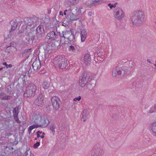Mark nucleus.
<instances>
[{"label":"nucleus","instance_id":"c85d7f7f","mask_svg":"<svg viewBox=\"0 0 156 156\" xmlns=\"http://www.w3.org/2000/svg\"><path fill=\"white\" fill-rule=\"evenodd\" d=\"M19 124L20 126L22 127L23 129H25L27 126V125L25 121L22 122L20 121V122H19Z\"/></svg>","mask_w":156,"mask_h":156},{"label":"nucleus","instance_id":"7c9ffc66","mask_svg":"<svg viewBox=\"0 0 156 156\" xmlns=\"http://www.w3.org/2000/svg\"><path fill=\"white\" fill-rule=\"evenodd\" d=\"M102 0H94L90 2V5L92 6L93 5H98L101 1Z\"/></svg>","mask_w":156,"mask_h":156},{"label":"nucleus","instance_id":"dca6fc26","mask_svg":"<svg viewBox=\"0 0 156 156\" xmlns=\"http://www.w3.org/2000/svg\"><path fill=\"white\" fill-rule=\"evenodd\" d=\"M44 100V97L43 95L42 94H40L34 101V103L38 106H40L43 104Z\"/></svg>","mask_w":156,"mask_h":156},{"label":"nucleus","instance_id":"aec40b11","mask_svg":"<svg viewBox=\"0 0 156 156\" xmlns=\"http://www.w3.org/2000/svg\"><path fill=\"white\" fill-rule=\"evenodd\" d=\"M32 66L34 70H37L38 71L41 67L40 60H36L33 63Z\"/></svg>","mask_w":156,"mask_h":156},{"label":"nucleus","instance_id":"20e7f679","mask_svg":"<svg viewBox=\"0 0 156 156\" xmlns=\"http://www.w3.org/2000/svg\"><path fill=\"white\" fill-rule=\"evenodd\" d=\"M37 87L33 83L29 84L26 88L23 96L26 97L34 96Z\"/></svg>","mask_w":156,"mask_h":156},{"label":"nucleus","instance_id":"f8f14e48","mask_svg":"<svg viewBox=\"0 0 156 156\" xmlns=\"http://www.w3.org/2000/svg\"><path fill=\"white\" fill-rule=\"evenodd\" d=\"M114 11L115 17L117 19H122L124 16V13L121 8L118 7Z\"/></svg>","mask_w":156,"mask_h":156},{"label":"nucleus","instance_id":"79ce46f5","mask_svg":"<svg viewBox=\"0 0 156 156\" xmlns=\"http://www.w3.org/2000/svg\"><path fill=\"white\" fill-rule=\"evenodd\" d=\"M12 126L10 124H8L7 125L6 124V129L7 130H9L11 129Z\"/></svg>","mask_w":156,"mask_h":156},{"label":"nucleus","instance_id":"c756f323","mask_svg":"<svg viewBox=\"0 0 156 156\" xmlns=\"http://www.w3.org/2000/svg\"><path fill=\"white\" fill-rule=\"evenodd\" d=\"M40 127L39 125L35 124V125H33L32 126H30L28 128L29 133H30L31 130L34 129L35 128H38Z\"/></svg>","mask_w":156,"mask_h":156},{"label":"nucleus","instance_id":"1a4fd4ad","mask_svg":"<svg viewBox=\"0 0 156 156\" xmlns=\"http://www.w3.org/2000/svg\"><path fill=\"white\" fill-rule=\"evenodd\" d=\"M126 69V68L124 66L122 68H120L118 66L116 67L113 69L112 75L113 77H119L122 73H126V72L124 70Z\"/></svg>","mask_w":156,"mask_h":156},{"label":"nucleus","instance_id":"0eeeda50","mask_svg":"<svg viewBox=\"0 0 156 156\" xmlns=\"http://www.w3.org/2000/svg\"><path fill=\"white\" fill-rule=\"evenodd\" d=\"M58 38V34L53 31H51L48 33L45 37L46 43L50 44Z\"/></svg>","mask_w":156,"mask_h":156},{"label":"nucleus","instance_id":"8fccbe9b","mask_svg":"<svg viewBox=\"0 0 156 156\" xmlns=\"http://www.w3.org/2000/svg\"><path fill=\"white\" fill-rule=\"evenodd\" d=\"M3 65H4V66H5L6 67L7 66H8V64H7L6 62H4L3 63Z\"/></svg>","mask_w":156,"mask_h":156},{"label":"nucleus","instance_id":"37998d69","mask_svg":"<svg viewBox=\"0 0 156 156\" xmlns=\"http://www.w3.org/2000/svg\"><path fill=\"white\" fill-rule=\"evenodd\" d=\"M81 98V97L80 96H79L78 97L75 98L73 99L74 101H80Z\"/></svg>","mask_w":156,"mask_h":156},{"label":"nucleus","instance_id":"e433bc0d","mask_svg":"<svg viewBox=\"0 0 156 156\" xmlns=\"http://www.w3.org/2000/svg\"><path fill=\"white\" fill-rule=\"evenodd\" d=\"M118 4V3L116 2L114 4H111V3H109L108 4V5L109 7L111 9H112L113 7H115L116 5H117Z\"/></svg>","mask_w":156,"mask_h":156},{"label":"nucleus","instance_id":"69168bd1","mask_svg":"<svg viewBox=\"0 0 156 156\" xmlns=\"http://www.w3.org/2000/svg\"><path fill=\"white\" fill-rule=\"evenodd\" d=\"M42 135H42L44 136V135H45V133L44 132L43 133H42Z\"/></svg>","mask_w":156,"mask_h":156},{"label":"nucleus","instance_id":"a878e982","mask_svg":"<svg viewBox=\"0 0 156 156\" xmlns=\"http://www.w3.org/2000/svg\"><path fill=\"white\" fill-rule=\"evenodd\" d=\"M49 127V129L51 131V132L53 135H54L55 132V129H56V125L54 124H52L50 125Z\"/></svg>","mask_w":156,"mask_h":156},{"label":"nucleus","instance_id":"bf43d9fd","mask_svg":"<svg viewBox=\"0 0 156 156\" xmlns=\"http://www.w3.org/2000/svg\"><path fill=\"white\" fill-rule=\"evenodd\" d=\"M91 14H92V12H90L88 13V15L89 16H91Z\"/></svg>","mask_w":156,"mask_h":156},{"label":"nucleus","instance_id":"de8ad7c7","mask_svg":"<svg viewBox=\"0 0 156 156\" xmlns=\"http://www.w3.org/2000/svg\"><path fill=\"white\" fill-rule=\"evenodd\" d=\"M12 66V64H10L9 65H8V66L6 67V68H11Z\"/></svg>","mask_w":156,"mask_h":156},{"label":"nucleus","instance_id":"f704fd0d","mask_svg":"<svg viewBox=\"0 0 156 156\" xmlns=\"http://www.w3.org/2000/svg\"><path fill=\"white\" fill-rule=\"evenodd\" d=\"M12 91V89L11 87V86H8L7 88L6 91L8 93H11Z\"/></svg>","mask_w":156,"mask_h":156},{"label":"nucleus","instance_id":"e2e57ef3","mask_svg":"<svg viewBox=\"0 0 156 156\" xmlns=\"http://www.w3.org/2000/svg\"><path fill=\"white\" fill-rule=\"evenodd\" d=\"M40 137L42 138L43 139L44 138V136L43 135H42Z\"/></svg>","mask_w":156,"mask_h":156},{"label":"nucleus","instance_id":"bb28decb","mask_svg":"<svg viewBox=\"0 0 156 156\" xmlns=\"http://www.w3.org/2000/svg\"><path fill=\"white\" fill-rule=\"evenodd\" d=\"M52 45L55 49H58L60 44L58 41H55Z\"/></svg>","mask_w":156,"mask_h":156},{"label":"nucleus","instance_id":"5701e85b","mask_svg":"<svg viewBox=\"0 0 156 156\" xmlns=\"http://www.w3.org/2000/svg\"><path fill=\"white\" fill-rule=\"evenodd\" d=\"M82 116L81 118V120L83 122H84L87 119L88 114L87 110L84 109L82 112Z\"/></svg>","mask_w":156,"mask_h":156},{"label":"nucleus","instance_id":"ea45409f","mask_svg":"<svg viewBox=\"0 0 156 156\" xmlns=\"http://www.w3.org/2000/svg\"><path fill=\"white\" fill-rule=\"evenodd\" d=\"M40 142H37L36 143L34 144L33 145V147L34 148H37L40 145Z\"/></svg>","mask_w":156,"mask_h":156},{"label":"nucleus","instance_id":"9b49d317","mask_svg":"<svg viewBox=\"0 0 156 156\" xmlns=\"http://www.w3.org/2000/svg\"><path fill=\"white\" fill-rule=\"evenodd\" d=\"M51 101L54 108L56 111L58 110L61 104L60 99L56 96H54L51 98Z\"/></svg>","mask_w":156,"mask_h":156},{"label":"nucleus","instance_id":"473e14b6","mask_svg":"<svg viewBox=\"0 0 156 156\" xmlns=\"http://www.w3.org/2000/svg\"><path fill=\"white\" fill-rule=\"evenodd\" d=\"M56 34H58V37H59L61 39L65 40L64 31H63L62 33L60 32H58Z\"/></svg>","mask_w":156,"mask_h":156},{"label":"nucleus","instance_id":"5fc2aeb1","mask_svg":"<svg viewBox=\"0 0 156 156\" xmlns=\"http://www.w3.org/2000/svg\"><path fill=\"white\" fill-rule=\"evenodd\" d=\"M48 14H50L51 13V10L50 9H48Z\"/></svg>","mask_w":156,"mask_h":156},{"label":"nucleus","instance_id":"c9c22d12","mask_svg":"<svg viewBox=\"0 0 156 156\" xmlns=\"http://www.w3.org/2000/svg\"><path fill=\"white\" fill-rule=\"evenodd\" d=\"M9 49L11 51L13 52L16 51L17 49L16 48L14 47L11 46H9L8 47Z\"/></svg>","mask_w":156,"mask_h":156},{"label":"nucleus","instance_id":"603ef678","mask_svg":"<svg viewBox=\"0 0 156 156\" xmlns=\"http://www.w3.org/2000/svg\"><path fill=\"white\" fill-rule=\"evenodd\" d=\"M154 109L155 111H156V104H155L154 106Z\"/></svg>","mask_w":156,"mask_h":156},{"label":"nucleus","instance_id":"b1692460","mask_svg":"<svg viewBox=\"0 0 156 156\" xmlns=\"http://www.w3.org/2000/svg\"><path fill=\"white\" fill-rule=\"evenodd\" d=\"M152 134L156 137V122L153 123L151 126Z\"/></svg>","mask_w":156,"mask_h":156},{"label":"nucleus","instance_id":"f03ea898","mask_svg":"<svg viewBox=\"0 0 156 156\" xmlns=\"http://www.w3.org/2000/svg\"><path fill=\"white\" fill-rule=\"evenodd\" d=\"M54 64L55 67H58L60 69H66L68 64L67 60L64 56H57L54 58Z\"/></svg>","mask_w":156,"mask_h":156},{"label":"nucleus","instance_id":"6e6d98bb","mask_svg":"<svg viewBox=\"0 0 156 156\" xmlns=\"http://www.w3.org/2000/svg\"><path fill=\"white\" fill-rule=\"evenodd\" d=\"M59 15H62V16H63V12L61 11H60L59 12Z\"/></svg>","mask_w":156,"mask_h":156},{"label":"nucleus","instance_id":"cd10ccee","mask_svg":"<svg viewBox=\"0 0 156 156\" xmlns=\"http://www.w3.org/2000/svg\"><path fill=\"white\" fill-rule=\"evenodd\" d=\"M54 49L52 44L48 45L47 47V53H51L54 50Z\"/></svg>","mask_w":156,"mask_h":156},{"label":"nucleus","instance_id":"13d9d810","mask_svg":"<svg viewBox=\"0 0 156 156\" xmlns=\"http://www.w3.org/2000/svg\"><path fill=\"white\" fill-rule=\"evenodd\" d=\"M147 61L148 62H149V63H151V61H150L149 60V59H147Z\"/></svg>","mask_w":156,"mask_h":156},{"label":"nucleus","instance_id":"39448f33","mask_svg":"<svg viewBox=\"0 0 156 156\" xmlns=\"http://www.w3.org/2000/svg\"><path fill=\"white\" fill-rule=\"evenodd\" d=\"M27 28L25 29V30L21 29L19 31V33L22 34L25 32L26 35L29 37V41L33 42L34 40H36L35 31L33 28H29L28 27Z\"/></svg>","mask_w":156,"mask_h":156},{"label":"nucleus","instance_id":"6e6552de","mask_svg":"<svg viewBox=\"0 0 156 156\" xmlns=\"http://www.w3.org/2000/svg\"><path fill=\"white\" fill-rule=\"evenodd\" d=\"M35 31L36 40L40 41L42 40L44 34V31L42 25H39L36 28Z\"/></svg>","mask_w":156,"mask_h":156},{"label":"nucleus","instance_id":"a19ab883","mask_svg":"<svg viewBox=\"0 0 156 156\" xmlns=\"http://www.w3.org/2000/svg\"><path fill=\"white\" fill-rule=\"evenodd\" d=\"M87 36L81 35V41L82 42H84Z\"/></svg>","mask_w":156,"mask_h":156},{"label":"nucleus","instance_id":"393cba45","mask_svg":"<svg viewBox=\"0 0 156 156\" xmlns=\"http://www.w3.org/2000/svg\"><path fill=\"white\" fill-rule=\"evenodd\" d=\"M50 83L49 82L44 81L42 83V87L45 89H47L50 86Z\"/></svg>","mask_w":156,"mask_h":156},{"label":"nucleus","instance_id":"a18cd8bd","mask_svg":"<svg viewBox=\"0 0 156 156\" xmlns=\"http://www.w3.org/2000/svg\"><path fill=\"white\" fill-rule=\"evenodd\" d=\"M79 0H72V3L73 5H76L79 2Z\"/></svg>","mask_w":156,"mask_h":156},{"label":"nucleus","instance_id":"72a5a7b5","mask_svg":"<svg viewBox=\"0 0 156 156\" xmlns=\"http://www.w3.org/2000/svg\"><path fill=\"white\" fill-rule=\"evenodd\" d=\"M19 112L18 108L17 107L15 108L13 110V115H18Z\"/></svg>","mask_w":156,"mask_h":156},{"label":"nucleus","instance_id":"3c124183","mask_svg":"<svg viewBox=\"0 0 156 156\" xmlns=\"http://www.w3.org/2000/svg\"><path fill=\"white\" fill-rule=\"evenodd\" d=\"M97 93H96L95 92H94V93L93 94V96L94 97H97Z\"/></svg>","mask_w":156,"mask_h":156},{"label":"nucleus","instance_id":"4468645a","mask_svg":"<svg viewBox=\"0 0 156 156\" xmlns=\"http://www.w3.org/2000/svg\"><path fill=\"white\" fill-rule=\"evenodd\" d=\"M20 22L17 21L16 19H14L10 22V25L11 26V29L9 31V35H11L16 28L18 23H20Z\"/></svg>","mask_w":156,"mask_h":156},{"label":"nucleus","instance_id":"680f3d73","mask_svg":"<svg viewBox=\"0 0 156 156\" xmlns=\"http://www.w3.org/2000/svg\"><path fill=\"white\" fill-rule=\"evenodd\" d=\"M5 67H3L0 68V71H1L3 69H5Z\"/></svg>","mask_w":156,"mask_h":156},{"label":"nucleus","instance_id":"9d476101","mask_svg":"<svg viewBox=\"0 0 156 156\" xmlns=\"http://www.w3.org/2000/svg\"><path fill=\"white\" fill-rule=\"evenodd\" d=\"M65 40L66 39L68 40L74 42L75 41L74 35L71 30V29L66 30L64 31Z\"/></svg>","mask_w":156,"mask_h":156},{"label":"nucleus","instance_id":"f257e3e1","mask_svg":"<svg viewBox=\"0 0 156 156\" xmlns=\"http://www.w3.org/2000/svg\"><path fill=\"white\" fill-rule=\"evenodd\" d=\"M144 12L141 11H136L133 12L131 20L133 24L136 26H141L144 22Z\"/></svg>","mask_w":156,"mask_h":156},{"label":"nucleus","instance_id":"864d4df0","mask_svg":"<svg viewBox=\"0 0 156 156\" xmlns=\"http://www.w3.org/2000/svg\"><path fill=\"white\" fill-rule=\"evenodd\" d=\"M36 133L37 134V138H39V137H40L41 136L40 135L37 133Z\"/></svg>","mask_w":156,"mask_h":156},{"label":"nucleus","instance_id":"49530a36","mask_svg":"<svg viewBox=\"0 0 156 156\" xmlns=\"http://www.w3.org/2000/svg\"><path fill=\"white\" fill-rule=\"evenodd\" d=\"M0 156H7L6 155V154L5 153H4L0 154Z\"/></svg>","mask_w":156,"mask_h":156},{"label":"nucleus","instance_id":"f3484780","mask_svg":"<svg viewBox=\"0 0 156 156\" xmlns=\"http://www.w3.org/2000/svg\"><path fill=\"white\" fill-rule=\"evenodd\" d=\"M66 20L67 23L72 22L74 20H77V19L75 14L73 13H71L67 15Z\"/></svg>","mask_w":156,"mask_h":156},{"label":"nucleus","instance_id":"4be33fe9","mask_svg":"<svg viewBox=\"0 0 156 156\" xmlns=\"http://www.w3.org/2000/svg\"><path fill=\"white\" fill-rule=\"evenodd\" d=\"M32 51L31 48L25 49L22 54L23 56L28 58L31 54Z\"/></svg>","mask_w":156,"mask_h":156},{"label":"nucleus","instance_id":"4d7b16f0","mask_svg":"<svg viewBox=\"0 0 156 156\" xmlns=\"http://www.w3.org/2000/svg\"><path fill=\"white\" fill-rule=\"evenodd\" d=\"M37 133L40 134H41L42 133V132L40 131H38L37 132Z\"/></svg>","mask_w":156,"mask_h":156},{"label":"nucleus","instance_id":"4c0bfd02","mask_svg":"<svg viewBox=\"0 0 156 156\" xmlns=\"http://www.w3.org/2000/svg\"><path fill=\"white\" fill-rule=\"evenodd\" d=\"M87 31L85 29L82 30L81 31L80 34L83 35L84 36H87Z\"/></svg>","mask_w":156,"mask_h":156},{"label":"nucleus","instance_id":"412c9836","mask_svg":"<svg viewBox=\"0 0 156 156\" xmlns=\"http://www.w3.org/2000/svg\"><path fill=\"white\" fill-rule=\"evenodd\" d=\"M0 98L2 100H9L11 99L12 97L11 95L6 94L3 92H0Z\"/></svg>","mask_w":156,"mask_h":156},{"label":"nucleus","instance_id":"2f4dec72","mask_svg":"<svg viewBox=\"0 0 156 156\" xmlns=\"http://www.w3.org/2000/svg\"><path fill=\"white\" fill-rule=\"evenodd\" d=\"M102 151L100 149L97 148V150H96L94 153L95 154L94 156H98L99 154H101L102 153Z\"/></svg>","mask_w":156,"mask_h":156},{"label":"nucleus","instance_id":"ddd939ff","mask_svg":"<svg viewBox=\"0 0 156 156\" xmlns=\"http://www.w3.org/2000/svg\"><path fill=\"white\" fill-rule=\"evenodd\" d=\"M69 50L72 53L76 55L79 54L80 51V47L78 45L75 44L74 43H72L70 46L69 47Z\"/></svg>","mask_w":156,"mask_h":156},{"label":"nucleus","instance_id":"09e8293b","mask_svg":"<svg viewBox=\"0 0 156 156\" xmlns=\"http://www.w3.org/2000/svg\"><path fill=\"white\" fill-rule=\"evenodd\" d=\"M76 11L79 12L80 10L81 9H82V8H78L76 7Z\"/></svg>","mask_w":156,"mask_h":156},{"label":"nucleus","instance_id":"c03bdc74","mask_svg":"<svg viewBox=\"0 0 156 156\" xmlns=\"http://www.w3.org/2000/svg\"><path fill=\"white\" fill-rule=\"evenodd\" d=\"M154 107H152L150 108V109L149 110V113H152L154 112Z\"/></svg>","mask_w":156,"mask_h":156},{"label":"nucleus","instance_id":"58836bf2","mask_svg":"<svg viewBox=\"0 0 156 156\" xmlns=\"http://www.w3.org/2000/svg\"><path fill=\"white\" fill-rule=\"evenodd\" d=\"M18 115H13L14 119L16 122L18 123H19V122H20V121L18 118Z\"/></svg>","mask_w":156,"mask_h":156},{"label":"nucleus","instance_id":"774afa93","mask_svg":"<svg viewBox=\"0 0 156 156\" xmlns=\"http://www.w3.org/2000/svg\"><path fill=\"white\" fill-rule=\"evenodd\" d=\"M23 80H25L24 77V78H22Z\"/></svg>","mask_w":156,"mask_h":156},{"label":"nucleus","instance_id":"052dcab7","mask_svg":"<svg viewBox=\"0 0 156 156\" xmlns=\"http://www.w3.org/2000/svg\"><path fill=\"white\" fill-rule=\"evenodd\" d=\"M67 11V10H65L63 13H64V14L65 15H66V12Z\"/></svg>","mask_w":156,"mask_h":156},{"label":"nucleus","instance_id":"7ed1b4c3","mask_svg":"<svg viewBox=\"0 0 156 156\" xmlns=\"http://www.w3.org/2000/svg\"><path fill=\"white\" fill-rule=\"evenodd\" d=\"M38 20V18L34 16L31 18H26L24 20L25 25H23L22 27V30H25L26 29L33 28V27L37 21Z\"/></svg>","mask_w":156,"mask_h":156},{"label":"nucleus","instance_id":"338daca9","mask_svg":"<svg viewBox=\"0 0 156 156\" xmlns=\"http://www.w3.org/2000/svg\"><path fill=\"white\" fill-rule=\"evenodd\" d=\"M37 138H37V137H36V138H35V139H34V140H37Z\"/></svg>","mask_w":156,"mask_h":156},{"label":"nucleus","instance_id":"423d86ee","mask_svg":"<svg viewBox=\"0 0 156 156\" xmlns=\"http://www.w3.org/2000/svg\"><path fill=\"white\" fill-rule=\"evenodd\" d=\"M90 80H91V78L89 74L86 72L84 73L79 78V86L82 87H84Z\"/></svg>","mask_w":156,"mask_h":156},{"label":"nucleus","instance_id":"0e129e2a","mask_svg":"<svg viewBox=\"0 0 156 156\" xmlns=\"http://www.w3.org/2000/svg\"><path fill=\"white\" fill-rule=\"evenodd\" d=\"M98 51H97V52L98 53V56H100V55H101V54H100V52H98Z\"/></svg>","mask_w":156,"mask_h":156},{"label":"nucleus","instance_id":"2eb2a0df","mask_svg":"<svg viewBox=\"0 0 156 156\" xmlns=\"http://www.w3.org/2000/svg\"><path fill=\"white\" fill-rule=\"evenodd\" d=\"M41 124L39 125V127H44L47 126L49 123V120L47 116H44L41 118L40 120Z\"/></svg>","mask_w":156,"mask_h":156},{"label":"nucleus","instance_id":"a211bd4d","mask_svg":"<svg viewBox=\"0 0 156 156\" xmlns=\"http://www.w3.org/2000/svg\"><path fill=\"white\" fill-rule=\"evenodd\" d=\"M94 82V80H90L85 86L86 90L89 91L93 89L95 85Z\"/></svg>","mask_w":156,"mask_h":156},{"label":"nucleus","instance_id":"6ab92c4d","mask_svg":"<svg viewBox=\"0 0 156 156\" xmlns=\"http://www.w3.org/2000/svg\"><path fill=\"white\" fill-rule=\"evenodd\" d=\"M83 60L84 63L86 65H89L91 62L90 55L89 54H85L83 57Z\"/></svg>","mask_w":156,"mask_h":156}]
</instances>
